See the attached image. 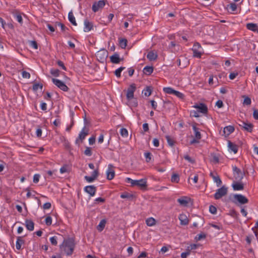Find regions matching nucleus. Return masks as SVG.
<instances>
[{
	"mask_svg": "<svg viewBox=\"0 0 258 258\" xmlns=\"http://www.w3.org/2000/svg\"><path fill=\"white\" fill-rule=\"evenodd\" d=\"M52 81L55 85H56L61 90L65 92H67L69 90V88L62 81L54 78L52 79Z\"/></svg>",
	"mask_w": 258,
	"mask_h": 258,
	"instance_id": "nucleus-5",
	"label": "nucleus"
},
{
	"mask_svg": "<svg viewBox=\"0 0 258 258\" xmlns=\"http://www.w3.org/2000/svg\"><path fill=\"white\" fill-rule=\"evenodd\" d=\"M190 199L187 197H182L180 198L177 199V202L181 206H187Z\"/></svg>",
	"mask_w": 258,
	"mask_h": 258,
	"instance_id": "nucleus-17",
	"label": "nucleus"
},
{
	"mask_svg": "<svg viewBox=\"0 0 258 258\" xmlns=\"http://www.w3.org/2000/svg\"><path fill=\"white\" fill-rule=\"evenodd\" d=\"M247 29L258 33V26L254 23H248L246 24Z\"/></svg>",
	"mask_w": 258,
	"mask_h": 258,
	"instance_id": "nucleus-21",
	"label": "nucleus"
},
{
	"mask_svg": "<svg viewBox=\"0 0 258 258\" xmlns=\"http://www.w3.org/2000/svg\"><path fill=\"white\" fill-rule=\"evenodd\" d=\"M146 224L149 226H152L155 225L156 221L155 219L152 217H150L146 219Z\"/></svg>",
	"mask_w": 258,
	"mask_h": 258,
	"instance_id": "nucleus-31",
	"label": "nucleus"
},
{
	"mask_svg": "<svg viewBox=\"0 0 258 258\" xmlns=\"http://www.w3.org/2000/svg\"><path fill=\"white\" fill-rule=\"evenodd\" d=\"M199 112L198 110H192L190 112V115L194 117H198L200 116Z\"/></svg>",
	"mask_w": 258,
	"mask_h": 258,
	"instance_id": "nucleus-55",
	"label": "nucleus"
},
{
	"mask_svg": "<svg viewBox=\"0 0 258 258\" xmlns=\"http://www.w3.org/2000/svg\"><path fill=\"white\" fill-rule=\"evenodd\" d=\"M227 188L224 185L222 186L221 188H218L214 195V198L216 200L220 199L222 197L225 196L227 194Z\"/></svg>",
	"mask_w": 258,
	"mask_h": 258,
	"instance_id": "nucleus-4",
	"label": "nucleus"
},
{
	"mask_svg": "<svg viewBox=\"0 0 258 258\" xmlns=\"http://www.w3.org/2000/svg\"><path fill=\"white\" fill-rule=\"evenodd\" d=\"M17 21L21 24H23V19L20 14H17L15 16Z\"/></svg>",
	"mask_w": 258,
	"mask_h": 258,
	"instance_id": "nucleus-53",
	"label": "nucleus"
},
{
	"mask_svg": "<svg viewBox=\"0 0 258 258\" xmlns=\"http://www.w3.org/2000/svg\"><path fill=\"white\" fill-rule=\"evenodd\" d=\"M175 90L170 87H165L163 88V91L165 93L169 94H173Z\"/></svg>",
	"mask_w": 258,
	"mask_h": 258,
	"instance_id": "nucleus-37",
	"label": "nucleus"
},
{
	"mask_svg": "<svg viewBox=\"0 0 258 258\" xmlns=\"http://www.w3.org/2000/svg\"><path fill=\"white\" fill-rule=\"evenodd\" d=\"M127 181L131 184L132 186H138L141 189H145L147 186L146 179H141L140 180H133L130 178H127Z\"/></svg>",
	"mask_w": 258,
	"mask_h": 258,
	"instance_id": "nucleus-2",
	"label": "nucleus"
},
{
	"mask_svg": "<svg viewBox=\"0 0 258 258\" xmlns=\"http://www.w3.org/2000/svg\"><path fill=\"white\" fill-rule=\"evenodd\" d=\"M112 165L109 164L108 165V169L106 172L107 179L109 180H112L114 177L115 175V172L114 170L112 169Z\"/></svg>",
	"mask_w": 258,
	"mask_h": 258,
	"instance_id": "nucleus-10",
	"label": "nucleus"
},
{
	"mask_svg": "<svg viewBox=\"0 0 258 258\" xmlns=\"http://www.w3.org/2000/svg\"><path fill=\"white\" fill-rule=\"evenodd\" d=\"M25 241L23 239L22 237L21 236H18L17 237L16 244V249L18 250H20L21 248V246L22 244H24Z\"/></svg>",
	"mask_w": 258,
	"mask_h": 258,
	"instance_id": "nucleus-25",
	"label": "nucleus"
},
{
	"mask_svg": "<svg viewBox=\"0 0 258 258\" xmlns=\"http://www.w3.org/2000/svg\"><path fill=\"white\" fill-rule=\"evenodd\" d=\"M228 7L229 9L232 12H234L237 9V5L235 3H231Z\"/></svg>",
	"mask_w": 258,
	"mask_h": 258,
	"instance_id": "nucleus-47",
	"label": "nucleus"
},
{
	"mask_svg": "<svg viewBox=\"0 0 258 258\" xmlns=\"http://www.w3.org/2000/svg\"><path fill=\"white\" fill-rule=\"evenodd\" d=\"M84 178L86 180V181L88 182H92L95 179L92 176H85Z\"/></svg>",
	"mask_w": 258,
	"mask_h": 258,
	"instance_id": "nucleus-60",
	"label": "nucleus"
},
{
	"mask_svg": "<svg viewBox=\"0 0 258 258\" xmlns=\"http://www.w3.org/2000/svg\"><path fill=\"white\" fill-rule=\"evenodd\" d=\"M232 186L234 190H241L244 189L243 184L241 182H234Z\"/></svg>",
	"mask_w": 258,
	"mask_h": 258,
	"instance_id": "nucleus-20",
	"label": "nucleus"
},
{
	"mask_svg": "<svg viewBox=\"0 0 258 258\" xmlns=\"http://www.w3.org/2000/svg\"><path fill=\"white\" fill-rule=\"evenodd\" d=\"M136 90V86L135 84H131L127 90L126 98L127 100H130L134 97V92Z\"/></svg>",
	"mask_w": 258,
	"mask_h": 258,
	"instance_id": "nucleus-7",
	"label": "nucleus"
},
{
	"mask_svg": "<svg viewBox=\"0 0 258 258\" xmlns=\"http://www.w3.org/2000/svg\"><path fill=\"white\" fill-rule=\"evenodd\" d=\"M210 176L213 179L214 182L217 183V186H219L221 185L222 183V181L219 175H217V173L214 174L213 172H211L210 174Z\"/></svg>",
	"mask_w": 258,
	"mask_h": 258,
	"instance_id": "nucleus-18",
	"label": "nucleus"
},
{
	"mask_svg": "<svg viewBox=\"0 0 258 258\" xmlns=\"http://www.w3.org/2000/svg\"><path fill=\"white\" fill-rule=\"evenodd\" d=\"M124 69H125V67H121L119 68L118 69H117V70H116L115 71V72H114L115 75L117 78H120L121 76V72Z\"/></svg>",
	"mask_w": 258,
	"mask_h": 258,
	"instance_id": "nucleus-36",
	"label": "nucleus"
},
{
	"mask_svg": "<svg viewBox=\"0 0 258 258\" xmlns=\"http://www.w3.org/2000/svg\"><path fill=\"white\" fill-rule=\"evenodd\" d=\"M206 235L205 234L201 233L200 234L197 235V236H196V239L198 240H200L202 239L206 238Z\"/></svg>",
	"mask_w": 258,
	"mask_h": 258,
	"instance_id": "nucleus-58",
	"label": "nucleus"
},
{
	"mask_svg": "<svg viewBox=\"0 0 258 258\" xmlns=\"http://www.w3.org/2000/svg\"><path fill=\"white\" fill-rule=\"evenodd\" d=\"M198 247V245L196 244H192L190 245V246L187 247L186 250H189L190 251V250L196 249Z\"/></svg>",
	"mask_w": 258,
	"mask_h": 258,
	"instance_id": "nucleus-57",
	"label": "nucleus"
},
{
	"mask_svg": "<svg viewBox=\"0 0 258 258\" xmlns=\"http://www.w3.org/2000/svg\"><path fill=\"white\" fill-rule=\"evenodd\" d=\"M234 131V127L233 126L229 125L224 128L223 132L225 135L228 136L233 133Z\"/></svg>",
	"mask_w": 258,
	"mask_h": 258,
	"instance_id": "nucleus-26",
	"label": "nucleus"
},
{
	"mask_svg": "<svg viewBox=\"0 0 258 258\" xmlns=\"http://www.w3.org/2000/svg\"><path fill=\"white\" fill-rule=\"evenodd\" d=\"M142 93L147 97L151 95L152 93V89L150 87H146L145 89H144L142 91Z\"/></svg>",
	"mask_w": 258,
	"mask_h": 258,
	"instance_id": "nucleus-32",
	"label": "nucleus"
},
{
	"mask_svg": "<svg viewBox=\"0 0 258 258\" xmlns=\"http://www.w3.org/2000/svg\"><path fill=\"white\" fill-rule=\"evenodd\" d=\"M173 94L179 98H183L184 97V95L182 93L176 90H174Z\"/></svg>",
	"mask_w": 258,
	"mask_h": 258,
	"instance_id": "nucleus-52",
	"label": "nucleus"
},
{
	"mask_svg": "<svg viewBox=\"0 0 258 258\" xmlns=\"http://www.w3.org/2000/svg\"><path fill=\"white\" fill-rule=\"evenodd\" d=\"M58 237L57 236H54L50 238V241L52 245H56L57 244Z\"/></svg>",
	"mask_w": 258,
	"mask_h": 258,
	"instance_id": "nucleus-40",
	"label": "nucleus"
},
{
	"mask_svg": "<svg viewBox=\"0 0 258 258\" xmlns=\"http://www.w3.org/2000/svg\"><path fill=\"white\" fill-rule=\"evenodd\" d=\"M158 57L157 54L154 51H150L148 52L147 55V58L150 61L155 60L157 59Z\"/></svg>",
	"mask_w": 258,
	"mask_h": 258,
	"instance_id": "nucleus-23",
	"label": "nucleus"
},
{
	"mask_svg": "<svg viewBox=\"0 0 258 258\" xmlns=\"http://www.w3.org/2000/svg\"><path fill=\"white\" fill-rule=\"evenodd\" d=\"M108 52L105 50H101L97 52L96 56L101 60H104L107 57Z\"/></svg>",
	"mask_w": 258,
	"mask_h": 258,
	"instance_id": "nucleus-14",
	"label": "nucleus"
},
{
	"mask_svg": "<svg viewBox=\"0 0 258 258\" xmlns=\"http://www.w3.org/2000/svg\"><path fill=\"white\" fill-rule=\"evenodd\" d=\"M106 221L105 219H102L100 221L99 225L97 227V229L99 231H102L105 226Z\"/></svg>",
	"mask_w": 258,
	"mask_h": 258,
	"instance_id": "nucleus-29",
	"label": "nucleus"
},
{
	"mask_svg": "<svg viewBox=\"0 0 258 258\" xmlns=\"http://www.w3.org/2000/svg\"><path fill=\"white\" fill-rule=\"evenodd\" d=\"M45 224L47 226H50L52 224V218L50 216H47L45 218Z\"/></svg>",
	"mask_w": 258,
	"mask_h": 258,
	"instance_id": "nucleus-50",
	"label": "nucleus"
},
{
	"mask_svg": "<svg viewBox=\"0 0 258 258\" xmlns=\"http://www.w3.org/2000/svg\"><path fill=\"white\" fill-rule=\"evenodd\" d=\"M228 147L229 150L233 152L234 153H236L237 152L238 146L236 144L233 143L230 141H228Z\"/></svg>",
	"mask_w": 258,
	"mask_h": 258,
	"instance_id": "nucleus-22",
	"label": "nucleus"
},
{
	"mask_svg": "<svg viewBox=\"0 0 258 258\" xmlns=\"http://www.w3.org/2000/svg\"><path fill=\"white\" fill-rule=\"evenodd\" d=\"M209 211L211 213L215 214L217 213V209L215 206L211 205L209 207Z\"/></svg>",
	"mask_w": 258,
	"mask_h": 258,
	"instance_id": "nucleus-51",
	"label": "nucleus"
},
{
	"mask_svg": "<svg viewBox=\"0 0 258 258\" xmlns=\"http://www.w3.org/2000/svg\"><path fill=\"white\" fill-rule=\"evenodd\" d=\"M57 64L63 70H66V67L64 66L63 62L61 60H58L57 62Z\"/></svg>",
	"mask_w": 258,
	"mask_h": 258,
	"instance_id": "nucleus-62",
	"label": "nucleus"
},
{
	"mask_svg": "<svg viewBox=\"0 0 258 258\" xmlns=\"http://www.w3.org/2000/svg\"><path fill=\"white\" fill-rule=\"evenodd\" d=\"M134 196L133 194L128 192H124L120 195V198L122 199H128L132 200L134 198Z\"/></svg>",
	"mask_w": 258,
	"mask_h": 258,
	"instance_id": "nucleus-34",
	"label": "nucleus"
},
{
	"mask_svg": "<svg viewBox=\"0 0 258 258\" xmlns=\"http://www.w3.org/2000/svg\"><path fill=\"white\" fill-rule=\"evenodd\" d=\"M88 134V130L84 126L81 132L80 133L78 138L76 140L75 143L77 145H80V143H82L83 140L85 139L87 135Z\"/></svg>",
	"mask_w": 258,
	"mask_h": 258,
	"instance_id": "nucleus-3",
	"label": "nucleus"
},
{
	"mask_svg": "<svg viewBox=\"0 0 258 258\" xmlns=\"http://www.w3.org/2000/svg\"><path fill=\"white\" fill-rule=\"evenodd\" d=\"M178 218L181 225H186L188 224L189 220L186 215L184 214H180Z\"/></svg>",
	"mask_w": 258,
	"mask_h": 258,
	"instance_id": "nucleus-15",
	"label": "nucleus"
},
{
	"mask_svg": "<svg viewBox=\"0 0 258 258\" xmlns=\"http://www.w3.org/2000/svg\"><path fill=\"white\" fill-rule=\"evenodd\" d=\"M234 198L241 204H245L248 202V199L242 195H235Z\"/></svg>",
	"mask_w": 258,
	"mask_h": 258,
	"instance_id": "nucleus-11",
	"label": "nucleus"
},
{
	"mask_svg": "<svg viewBox=\"0 0 258 258\" xmlns=\"http://www.w3.org/2000/svg\"><path fill=\"white\" fill-rule=\"evenodd\" d=\"M110 61L113 63H118L120 62L121 59L119 57V54L115 53L110 57Z\"/></svg>",
	"mask_w": 258,
	"mask_h": 258,
	"instance_id": "nucleus-19",
	"label": "nucleus"
},
{
	"mask_svg": "<svg viewBox=\"0 0 258 258\" xmlns=\"http://www.w3.org/2000/svg\"><path fill=\"white\" fill-rule=\"evenodd\" d=\"M43 88L42 84H40L38 83L34 84L33 86V89L34 91H37L39 88L42 89Z\"/></svg>",
	"mask_w": 258,
	"mask_h": 258,
	"instance_id": "nucleus-48",
	"label": "nucleus"
},
{
	"mask_svg": "<svg viewBox=\"0 0 258 258\" xmlns=\"http://www.w3.org/2000/svg\"><path fill=\"white\" fill-rule=\"evenodd\" d=\"M151 153L150 152L145 153V157L147 162H149L151 160Z\"/></svg>",
	"mask_w": 258,
	"mask_h": 258,
	"instance_id": "nucleus-49",
	"label": "nucleus"
},
{
	"mask_svg": "<svg viewBox=\"0 0 258 258\" xmlns=\"http://www.w3.org/2000/svg\"><path fill=\"white\" fill-rule=\"evenodd\" d=\"M25 226L26 228L29 231H33L34 228V223L31 220H26Z\"/></svg>",
	"mask_w": 258,
	"mask_h": 258,
	"instance_id": "nucleus-24",
	"label": "nucleus"
},
{
	"mask_svg": "<svg viewBox=\"0 0 258 258\" xmlns=\"http://www.w3.org/2000/svg\"><path fill=\"white\" fill-rule=\"evenodd\" d=\"M244 99L243 102L244 105H249L251 104V99L248 96H244Z\"/></svg>",
	"mask_w": 258,
	"mask_h": 258,
	"instance_id": "nucleus-44",
	"label": "nucleus"
},
{
	"mask_svg": "<svg viewBox=\"0 0 258 258\" xmlns=\"http://www.w3.org/2000/svg\"><path fill=\"white\" fill-rule=\"evenodd\" d=\"M166 139L167 140L168 145L170 147H172L174 144V141L169 136H166Z\"/></svg>",
	"mask_w": 258,
	"mask_h": 258,
	"instance_id": "nucleus-39",
	"label": "nucleus"
},
{
	"mask_svg": "<svg viewBox=\"0 0 258 258\" xmlns=\"http://www.w3.org/2000/svg\"><path fill=\"white\" fill-rule=\"evenodd\" d=\"M55 25L58 27H60L61 30L63 32H65L67 30H68V28L66 27L64 24L60 22H56Z\"/></svg>",
	"mask_w": 258,
	"mask_h": 258,
	"instance_id": "nucleus-41",
	"label": "nucleus"
},
{
	"mask_svg": "<svg viewBox=\"0 0 258 258\" xmlns=\"http://www.w3.org/2000/svg\"><path fill=\"white\" fill-rule=\"evenodd\" d=\"M241 124H239V125L241 126L245 131L248 132H251L253 125L251 123H247L244 121H241Z\"/></svg>",
	"mask_w": 258,
	"mask_h": 258,
	"instance_id": "nucleus-13",
	"label": "nucleus"
},
{
	"mask_svg": "<svg viewBox=\"0 0 258 258\" xmlns=\"http://www.w3.org/2000/svg\"><path fill=\"white\" fill-rule=\"evenodd\" d=\"M255 236L258 239V221L256 222L255 226L252 228Z\"/></svg>",
	"mask_w": 258,
	"mask_h": 258,
	"instance_id": "nucleus-43",
	"label": "nucleus"
},
{
	"mask_svg": "<svg viewBox=\"0 0 258 258\" xmlns=\"http://www.w3.org/2000/svg\"><path fill=\"white\" fill-rule=\"evenodd\" d=\"M93 27L92 23L89 21L88 19H85L84 21V31L85 32L90 31Z\"/></svg>",
	"mask_w": 258,
	"mask_h": 258,
	"instance_id": "nucleus-16",
	"label": "nucleus"
},
{
	"mask_svg": "<svg viewBox=\"0 0 258 258\" xmlns=\"http://www.w3.org/2000/svg\"><path fill=\"white\" fill-rule=\"evenodd\" d=\"M84 191L89 194L90 197H93L96 191V187L94 185H88L85 187Z\"/></svg>",
	"mask_w": 258,
	"mask_h": 258,
	"instance_id": "nucleus-9",
	"label": "nucleus"
},
{
	"mask_svg": "<svg viewBox=\"0 0 258 258\" xmlns=\"http://www.w3.org/2000/svg\"><path fill=\"white\" fill-rule=\"evenodd\" d=\"M179 180V176L177 173H173L171 178L172 182L178 183Z\"/></svg>",
	"mask_w": 258,
	"mask_h": 258,
	"instance_id": "nucleus-35",
	"label": "nucleus"
},
{
	"mask_svg": "<svg viewBox=\"0 0 258 258\" xmlns=\"http://www.w3.org/2000/svg\"><path fill=\"white\" fill-rule=\"evenodd\" d=\"M84 153L85 155L91 156L92 154L91 148L90 147H87Z\"/></svg>",
	"mask_w": 258,
	"mask_h": 258,
	"instance_id": "nucleus-46",
	"label": "nucleus"
},
{
	"mask_svg": "<svg viewBox=\"0 0 258 258\" xmlns=\"http://www.w3.org/2000/svg\"><path fill=\"white\" fill-rule=\"evenodd\" d=\"M192 126L195 133V138L197 139H201V134L200 132V129L198 128L195 124L192 125Z\"/></svg>",
	"mask_w": 258,
	"mask_h": 258,
	"instance_id": "nucleus-27",
	"label": "nucleus"
},
{
	"mask_svg": "<svg viewBox=\"0 0 258 258\" xmlns=\"http://www.w3.org/2000/svg\"><path fill=\"white\" fill-rule=\"evenodd\" d=\"M22 75L24 78L29 79L30 77V73L28 72H27L26 71H25L22 72Z\"/></svg>",
	"mask_w": 258,
	"mask_h": 258,
	"instance_id": "nucleus-54",
	"label": "nucleus"
},
{
	"mask_svg": "<svg viewBox=\"0 0 258 258\" xmlns=\"http://www.w3.org/2000/svg\"><path fill=\"white\" fill-rule=\"evenodd\" d=\"M198 109V111L203 114H206L208 112L207 106L204 103H200L199 105H196L194 106Z\"/></svg>",
	"mask_w": 258,
	"mask_h": 258,
	"instance_id": "nucleus-12",
	"label": "nucleus"
},
{
	"mask_svg": "<svg viewBox=\"0 0 258 258\" xmlns=\"http://www.w3.org/2000/svg\"><path fill=\"white\" fill-rule=\"evenodd\" d=\"M120 134L123 137H127L128 136V131L125 128H122L120 129Z\"/></svg>",
	"mask_w": 258,
	"mask_h": 258,
	"instance_id": "nucleus-42",
	"label": "nucleus"
},
{
	"mask_svg": "<svg viewBox=\"0 0 258 258\" xmlns=\"http://www.w3.org/2000/svg\"><path fill=\"white\" fill-rule=\"evenodd\" d=\"M99 172L97 169L95 170L92 173V176L95 179H96L97 177L98 176Z\"/></svg>",
	"mask_w": 258,
	"mask_h": 258,
	"instance_id": "nucleus-63",
	"label": "nucleus"
},
{
	"mask_svg": "<svg viewBox=\"0 0 258 258\" xmlns=\"http://www.w3.org/2000/svg\"><path fill=\"white\" fill-rule=\"evenodd\" d=\"M193 51V56L196 57L201 58L202 55V52L200 51L199 50L193 49H192Z\"/></svg>",
	"mask_w": 258,
	"mask_h": 258,
	"instance_id": "nucleus-38",
	"label": "nucleus"
},
{
	"mask_svg": "<svg viewBox=\"0 0 258 258\" xmlns=\"http://www.w3.org/2000/svg\"><path fill=\"white\" fill-rule=\"evenodd\" d=\"M75 246V243L74 239L69 238L64 239L62 243L59 246L60 253L65 254L68 256L71 255L74 251Z\"/></svg>",
	"mask_w": 258,
	"mask_h": 258,
	"instance_id": "nucleus-1",
	"label": "nucleus"
},
{
	"mask_svg": "<svg viewBox=\"0 0 258 258\" xmlns=\"http://www.w3.org/2000/svg\"><path fill=\"white\" fill-rule=\"evenodd\" d=\"M253 117L255 119H258V110L257 109L253 110Z\"/></svg>",
	"mask_w": 258,
	"mask_h": 258,
	"instance_id": "nucleus-64",
	"label": "nucleus"
},
{
	"mask_svg": "<svg viewBox=\"0 0 258 258\" xmlns=\"http://www.w3.org/2000/svg\"><path fill=\"white\" fill-rule=\"evenodd\" d=\"M68 18H69V20L70 22L73 25H75V26L77 25V23L76 22L75 18V17H74L72 12H69V15H68Z\"/></svg>",
	"mask_w": 258,
	"mask_h": 258,
	"instance_id": "nucleus-30",
	"label": "nucleus"
},
{
	"mask_svg": "<svg viewBox=\"0 0 258 258\" xmlns=\"http://www.w3.org/2000/svg\"><path fill=\"white\" fill-rule=\"evenodd\" d=\"M105 5V1L104 0H100L97 2H95L92 5V11L94 12H96L100 9H102Z\"/></svg>",
	"mask_w": 258,
	"mask_h": 258,
	"instance_id": "nucleus-8",
	"label": "nucleus"
},
{
	"mask_svg": "<svg viewBox=\"0 0 258 258\" xmlns=\"http://www.w3.org/2000/svg\"><path fill=\"white\" fill-rule=\"evenodd\" d=\"M200 48H201V44L198 42H196L194 43L193 47L192 49L199 50Z\"/></svg>",
	"mask_w": 258,
	"mask_h": 258,
	"instance_id": "nucleus-61",
	"label": "nucleus"
},
{
	"mask_svg": "<svg viewBox=\"0 0 258 258\" xmlns=\"http://www.w3.org/2000/svg\"><path fill=\"white\" fill-rule=\"evenodd\" d=\"M153 72V67L146 66L143 69V72L146 75H150Z\"/></svg>",
	"mask_w": 258,
	"mask_h": 258,
	"instance_id": "nucleus-28",
	"label": "nucleus"
},
{
	"mask_svg": "<svg viewBox=\"0 0 258 258\" xmlns=\"http://www.w3.org/2000/svg\"><path fill=\"white\" fill-rule=\"evenodd\" d=\"M60 71L58 69H51L50 70V73L54 77H58L59 75Z\"/></svg>",
	"mask_w": 258,
	"mask_h": 258,
	"instance_id": "nucleus-45",
	"label": "nucleus"
},
{
	"mask_svg": "<svg viewBox=\"0 0 258 258\" xmlns=\"http://www.w3.org/2000/svg\"><path fill=\"white\" fill-rule=\"evenodd\" d=\"M233 174L235 179L238 181L241 180L244 176V173L236 166L233 167Z\"/></svg>",
	"mask_w": 258,
	"mask_h": 258,
	"instance_id": "nucleus-6",
	"label": "nucleus"
},
{
	"mask_svg": "<svg viewBox=\"0 0 258 258\" xmlns=\"http://www.w3.org/2000/svg\"><path fill=\"white\" fill-rule=\"evenodd\" d=\"M184 158L185 160H187L188 162H189L191 163H195V160L192 159L190 157H189L188 155H186L184 156Z\"/></svg>",
	"mask_w": 258,
	"mask_h": 258,
	"instance_id": "nucleus-59",
	"label": "nucleus"
},
{
	"mask_svg": "<svg viewBox=\"0 0 258 258\" xmlns=\"http://www.w3.org/2000/svg\"><path fill=\"white\" fill-rule=\"evenodd\" d=\"M127 41L125 38H121L119 39V44L121 48L124 49L127 45Z\"/></svg>",
	"mask_w": 258,
	"mask_h": 258,
	"instance_id": "nucleus-33",
	"label": "nucleus"
},
{
	"mask_svg": "<svg viewBox=\"0 0 258 258\" xmlns=\"http://www.w3.org/2000/svg\"><path fill=\"white\" fill-rule=\"evenodd\" d=\"M40 178V175L39 174H35L33 176V182L36 183L38 182Z\"/></svg>",
	"mask_w": 258,
	"mask_h": 258,
	"instance_id": "nucleus-56",
	"label": "nucleus"
}]
</instances>
